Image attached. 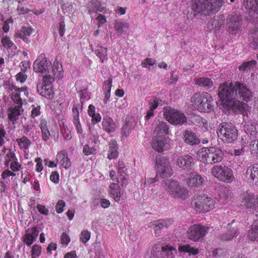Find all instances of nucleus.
<instances>
[{
  "instance_id": "nucleus-1",
  "label": "nucleus",
  "mask_w": 258,
  "mask_h": 258,
  "mask_svg": "<svg viewBox=\"0 0 258 258\" xmlns=\"http://www.w3.org/2000/svg\"><path fill=\"white\" fill-rule=\"evenodd\" d=\"M235 88L236 82L231 83L229 85L221 84L218 89V95L225 109L248 116L249 106L237 99Z\"/></svg>"
},
{
  "instance_id": "nucleus-2",
  "label": "nucleus",
  "mask_w": 258,
  "mask_h": 258,
  "mask_svg": "<svg viewBox=\"0 0 258 258\" xmlns=\"http://www.w3.org/2000/svg\"><path fill=\"white\" fill-rule=\"evenodd\" d=\"M218 137L224 142L232 143L237 139L238 131L235 125L231 122H223L218 127Z\"/></svg>"
},
{
  "instance_id": "nucleus-3",
  "label": "nucleus",
  "mask_w": 258,
  "mask_h": 258,
  "mask_svg": "<svg viewBox=\"0 0 258 258\" xmlns=\"http://www.w3.org/2000/svg\"><path fill=\"white\" fill-rule=\"evenodd\" d=\"M162 186L167 194L185 199L188 195V190L174 180L166 179Z\"/></svg>"
},
{
  "instance_id": "nucleus-4",
  "label": "nucleus",
  "mask_w": 258,
  "mask_h": 258,
  "mask_svg": "<svg viewBox=\"0 0 258 258\" xmlns=\"http://www.w3.org/2000/svg\"><path fill=\"white\" fill-rule=\"evenodd\" d=\"M192 208L199 212H206L214 208L213 200L205 195H197L194 196L191 202Z\"/></svg>"
},
{
  "instance_id": "nucleus-5",
  "label": "nucleus",
  "mask_w": 258,
  "mask_h": 258,
  "mask_svg": "<svg viewBox=\"0 0 258 258\" xmlns=\"http://www.w3.org/2000/svg\"><path fill=\"white\" fill-rule=\"evenodd\" d=\"M163 116L172 124L181 125L187 120L186 116L183 113L168 106L164 108Z\"/></svg>"
},
{
  "instance_id": "nucleus-6",
  "label": "nucleus",
  "mask_w": 258,
  "mask_h": 258,
  "mask_svg": "<svg viewBox=\"0 0 258 258\" xmlns=\"http://www.w3.org/2000/svg\"><path fill=\"white\" fill-rule=\"evenodd\" d=\"M211 173L220 181L226 183H231L234 180L232 169L225 166H214L211 170Z\"/></svg>"
},
{
  "instance_id": "nucleus-7",
  "label": "nucleus",
  "mask_w": 258,
  "mask_h": 258,
  "mask_svg": "<svg viewBox=\"0 0 258 258\" xmlns=\"http://www.w3.org/2000/svg\"><path fill=\"white\" fill-rule=\"evenodd\" d=\"M54 78L51 74L45 75L43 77V85H37V91L42 96L47 99H52L54 97V92L52 90L51 83Z\"/></svg>"
},
{
  "instance_id": "nucleus-8",
  "label": "nucleus",
  "mask_w": 258,
  "mask_h": 258,
  "mask_svg": "<svg viewBox=\"0 0 258 258\" xmlns=\"http://www.w3.org/2000/svg\"><path fill=\"white\" fill-rule=\"evenodd\" d=\"M209 227L199 224L190 226L188 230V236L193 241H200L203 239L207 233Z\"/></svg>"
},
{
  "instance_id": "nucleus-9",
  "label": "nucleus",
  "mask_w": 258,
  "mask_h": 258,
  "mask_svg": "<svg viewBox=\"0 0 258 258\" xmlns=\"http://www.w3.org/2000/svg\"><path fill=\"white\" fill-rule=\"evenodd\" d=\"M157 173L161 177L165 178L170 177L172 174V169L167 159L158 156L156 158Z\"/></svg>"
},
{
  "instance_id": "nucleus-10",
  "label": "nucleus",
  "mask_w": 258,
  "mask_h": 258,
  "mask_svg": "<svg viewBox=\"0 0 258 258\" xmlns=\"http://www.w3.org/2000/svg\"><path fill=\"white\" fill-rule=\"evenodd\" d=\"M235 88L237 92V99H239L246 102H249L252 100L253 92L246 84L236 82Z\"/></svg>"
},
{
  "instance_id": "nucleus-11",
  "label": "nucleus",
  "mask_w": 258,
  "mask_h": 258,
  "mask_svg": "<svg viewBox=\"0 0 258 258\" xmlns=\"http://www.w3.org/2000/svg\"><path fill=\"white\" fill-rule=\"evenodd\" d=\"M242 24V17L239 14H233L227 19V27L229 33L235 34L241 30Z\"/></svg>"
},
{
  "instance_id": "nucleus-12",
  "label": "nucleus",
  "mask_w": 258,
  "mask_h": 258,
  "mask_svg": "<svg viewBox=\"0 0 258 258\" xmlns=\"http://www.w3.org/2000/svg\"><path fill=\"white\" fill-rule=\"evenodd\" d=\"M209 0H192L191 2V9L194 15H207L209 14Z\"/></svg>"
},
{
  "instance_id": "nucleus-13",
  "label": "nucleus",
  "mask_w": 258,
  "mask_h": 258,
  "mask_svg": "<svg viewBox=\"0 0 258 258\" xmlns=\"http://www.w3.org/2000/svg\"><path fill=\"white\" fill-rule=\"evenodd\" d=\"M175 164L181 170L188 171L191 169L195 164L194 159L189 155H181L176 159Z\"/></svg>"
},
{
  "instance_id": "nucleus-14",
  "label": "nucleus",
  "mask_w": 258,
  "mask_h": 258,
  "mask_svg": "<svg viewBox=\"0 0 258 258\" xmlns=\"http://www.w3.org/2000/svg\"><path fill=\"white\" fill-rule=\"evenodd\" d=\"M50 67H51V62L46 59L43 54L40 55L33 63V69L36 73L49 74Z\"/></svg>"
},
{
  "instance_id": "nucleus-15",
  "label": "nucleus",
  "mask_w": 258,
  "mask_h": 258,
  "mask_svg": "<svg viewBox=\"0 0 258 258\" xmlns=\"http://www.w3.org/2000/svg\"><path fill=\"white\" fill-rule=\"evenodd\" d=\"M241 223L235 221V220L228 225V230L226 232L221 235L220 238L223 240H230L234 237H236L239 234L238 231Z\"/></svg>"
},
{
  "instance_id": "nucleus-16",
  "label": "nucleus",
  "mask_w": 258,
  "mask_h": 258,
  "mask_svg": "<svg viewBox=\"0 0 258 258\" xmlns=\"http://www.w3.org/2000/svg\"><path fill=\"white\" fill-rule=\"evenodd\" d=\"M186 184L192 188H198L206 183L205 179L200 174L191 172L185 179Z\"/></svg>"
},
{
  "instance_id": "nucleus-17",
  "label": "nucleus",
  "mask_w": 258,
  "mask_h": 258,
  "mask_svg": "<svg viewBox=\"0 0 258 258\" xmlns=\"http://www.w3.org/2000/svg\"><path fill=\"white\" fill-rule=\"evenodd\" d=\"M173 222V220L171 218L167 219H160L159 220L154 221L149 224V227L153 228L155 234H158L161 230L163 228H167L171 225Z\"/></svg>"
},
{
  "instance_id": "nucleus-18",
  "label": "nucleus",
  "mask_w": 258,
  "mask_h": 258,
  "mask_svg": "<svg viewBox=\"0 0 258 258\" xmlns=\"http://www.w3.org/2000/svg\"><path fill=\"white\" fill-rule=\"evenodd\" d=\"M241 205L247 209L256 207V199L253 195L248 191L243 192L241 196Z\"/></svg>"
},
{
  "instance_id": "nucleus-19",
  "label": "nucleus",
  "mask_w": 258,
  "mask_h": 258,
  "mask_svg": "<svg viewBox=\"0 0 258 258\" xmlns=\"http://www.w3.org/2000/svg\"><path fill=\"white\" fill-rule=\"evenodd\" d=\"M154 127V133L157 137H165L168 133L169 125L167 122L156 119L153 123Z\"/></svg>"
},
{
  "instance_id": "nucleus-20",
  "label": "nucleus",
  "mask_w": 258,
  "mask_h": 258,
  "mask_svg": "<svg viewBox=\"0 0 258 258\" xmlns=\"http://www.w3.org/2000/svg\"><path fill=\"white\" fill-rule=\"evenodd\" d=\"M213 147H203L199 151V155L200 161L207 164H212Z\"/></svg>"
},
{
  "instance_id": "nucleus-21",
  "label": "nucleus",
  "mask_w": 258,
  "mask_h": 258,
  "mask_svg": "<svg viewBox=\"0 0 258 258\" xmlns=\"http://www.w3.org/2000/svg\"><path fill=\"white\" fill-rule=\"evenodd\" d=\"M183 139L184 142L191 146L198 145L200 143V139L197 135L190 130H186L183 132Z\"/></svg>"
},
{
  "instance_id": "nucleus-22",
  "label": "nucleus",
  "mask_w": 258,
  "mask_h": 258,
  "mask_svg": "<svg viewBox=\"0 0 258 258\" xmlns=\"http://www.w3.org/2000/svg\"><path fill=\"white\" fill-rule=\"evenodd\" d=\"M23 111L22 107L16 106V104L12 105L7 111L8 119L13 124L15 123Z\"/></svg>"
},
{
  "instance_id": "nucleus-23",
  "label": "nucleus",
  "mask_w": 258,
  "mask_h": 258,
  "mask_svg": "<svg viewBox=\"0 0 258 258\" xmlns=\"http://www.w3.org/2000/svg\"><path fill=\"white\" fill-rule=\"evenodd\" d=\"M202 104L201 105L205 107L204 110H200V111L204 112H210L214 110L215 102L208 93L204 92L203 99H202Z\"/></svg>"
},
{
  "instance_id": "nucleus-24",
  "label": "nucleus",
  "mask_w": 258,
  "mask_h": 258,
  "mask_svg": "<svg viewBox=\"0 0 258 258\" xmlns=\"http://www.w3.org/2000/svg\"><path fill=\"white\" fill-rule=\"evenodd\" d=\"M167 140L165 137H157L155 138L152 142L153 149L159 153L164 151V149L167 144Z\"/></svg>"
},
{
  "instance_id": "nucleus-25",
  "label": "nucleus",
  "mask_w": 258,
  "mask_h": 258,
  "mask_svg": "<svg viewBox=\"0 0 258 258\" xmlns=\"http://www.w3.org/2000/svg\"><path fill=\"white\" fill-rule=\"evenodd\" d=\"M245 174L249 179L256 185H258V164L251 165L246 170Z\"/></svg>"
},
{
  "instance_id": "nucleus-26",
  "label": "nucleus",
  "mask_w": 258,
  "mask_h": 258,
  "mask_svg": "<svg viewBox=\"0 0 258 258\" xmlns=\"http://www.w3.org/2000/svg\"><path fill=\"white\" fill-rule=\"evenodd\" d=\"M57 160L65 169L69 168L71 162L68 157V153L65 150L59 152L57 155Z\"/></svg>"
},
{
  "instance_id": "nucleus-27",
  "label": "nucleus",
  "mask_w": 258,
  "mask_h": 258,
  "mask_svg": "<svg viewBox=\"0 0 258 258\" xmlns=\"http://www.w3.org/2000/svg\"><path fill=\"white\" fill-rule=\"evenodd\" d=\"M88 9L91 15L97 12L103 13L105 10L104 7H101L100 2L97 0L91 1L88 4ZM91 17H93V16L91 15Z\"/></svg>"
},
{
  "instance_id": "nucleus-28",
  "label": "nucleus",
  "mask_w": 258,
  "mask_h": 258,
  "mask_svg": "<svg viewBox=\"0 0 258 258\" xmlns=\"http://www.w3.org/2000/svg\"><path fill=\"white\" fill-rule=\"evenodd\" d=\"M118 183L113 182L110 185L109 187L111 197L116 202L119 201L121 196L120 186L118 185Z\"/></svg>"
},
{
  "instance_id": "nucleus-29",
  "label": "nucleus",
  "mask_w": 258,
  "mask_h": 258,
  "mask_svg": "<svg viewBox=\"0 0 258 258\" xmlns=\"http://www.w3.org/2000/svg\"><path fill=\"white\" fill-rule=\"evenodd\" d=\"M203 93L202 94L196 93H195L193 96L191 97L190 101L192 103V105L194 106V107L197 109V110H204V108L205 109V107L202 105L201 104L202 103V99H203Z\"/></svg>"
},
{
  "instance_id": "nucleus-30",
  "label": "nucleus",
  "mask_w": 258,
  "mask_h": 258,
  "mask_svg": "<svg viewBox=\"0 0 258 258\" xmlns=\"http://www.w3.org/2000/svg\"><path fill=\"white\" fill-rule=\"evenodd\" d=\"M102 124L103 129L108 133L114 132L116 130V125L110 117L103 118Z\"/></svg>"
},
{
  "instance_id": "nucleus-31",
  "label": "nucleus",
  "mask_w": 258,
  "mask_h": 258,
  "mask_svg": "<svg viewBox=\"0 0 258 258\" xmlns=\"http://www.w3.org/2000/svg\"><path fill=\"white\" fill-rule=\"evenodd\" d=\"M27 97H25L23 94L20 93L18 91L14 90L11 94V99L16 106L22 107L23 102L26 100Z\"/></svg>"
},
{
  "instance_id": "nucleus-32",
  "label": "nucleus",
  "mask_w": 258,
  "mask_h": 258,
  "mask_svg": "<svg viewBox=\"0 0 258 258\" xmlns=\"http://www.w3.org/2000/svg\"><path fill=\"white\" fill-rule=\"evenodd\" d=\"M33 29L30 27H22L17 33V37L22 39L26 43L30 42L28 37L30 36L32 32Z\"/></svg>"
},
{
  "instance_id": "nucleus-33",
  "label": "nucleus",
  "mask_w": 258,
  "mask_h": 258,
  "mask_svg": "<svg viewBox=\"0 0 258 258\" xmlns=\"http://www.w3.org/2000/svg\"><path fill=\"white\" fill-rule=\"evenodd\" d=\"M194 81L195 84L200 87L210 88L213 86V82L212 80L207 77L196 78Z\"/></svg>"
},
{
  "instance_id": "nucleus-34",
  "label": "nucleus",
  "mask_w": 258,
  "mask_h": 258,
  "mask_svg": "<svg viewBox=\"0 0 258 258\" xmlns=\"http://www.w3.org/2000/svg\"><path fill=\"white\" fill-rule=\"evenodd\" d=\"M243 3L247 10L258 14V0H243Z\"/></svg>"
},
{
  "instance_id": "nucleus-35",
  "label": "nucleus",
  "mask_w": 258,
  "mask_h": 258,
  "mask_svg": "<svg viewBox=\"0 0 258 258\" xmlns=\"http://www.w3.org/2000/svg\"><path fill=\"white\" fill-rule=\"evenodd\" d=\"M212 164L220 162L224 157L222 150L219 148L213 147Z\"/></svg>"
},
{
  "instance_id": "nucleus-36",
  "label": "nucleus",
  "mask_w": 258,
  "mask_h": 258,
  "mask_svg": "<svg viewBox=\"0 0 258 258\" xmlns=\"http://www.w3.org/2000/svg\"><path fill=\"white\" fill-rule=\"evenodd\" d=\"M224 4V0H212L209 1V14L212 12L216 13L219 11Z\"/></svg>"
},
{
  "instance_id": "nucleus-37",
  "label": "nucleus",
  "mask_w": 258,
  "mask_h": 258,
  "mask_svg": "<svg viewBox=\"0 0 258 258\" xmlns=\"http://www.w3.org/2000/svg\"><path fill=\"white\" fill-rule=\"evenodd\" d=\"M40 127L42 132V139L44 141H47L49 140L50 136V132L47 126V121L44 119H42L40 120Z\"/></svg>"
},
{
  "instance_id": "nucleus-38",
  "label": "nucleus",
  "mask_w": 258,
  "mask_h": 258,
  "mask_svg": "<svg viewBox=\"0 0 258 258\" xmlns=\"http://www.w3.org/2000/svg\"><path fill=\"white\" fill-rule=\"evenodd\" d=\"M256 64V61L254 60L243 62L239 66L238 69L241 72H247L253 69Z\"/></svg>"
},
{
  "instance_id": "nucleus-39",
  "label": "nucleus",
  "mask_w": 258,
  "mask_h": 258,
  "mask_svg": "<svg viewBox=\"0 0 258 258\" xmlns=\"http://www.w3.org/2000/svg\"><path fill=\"white\" fill-rule=\"evenodd\" d=\"M248 237L251 240L254 241L258 238V220L254 222L249 231Z\"/></svg>"
},
{
  "instance_id": "nucleus-40",
  "label": "nucleus",
  "mask_w": 258,
  "mask_h": 258,
  "mask_svg": "<svg viewBox=\"0 0 258 258\" xmlns=\"http://www.w3.org/2000/svg\"><path fill=\"white\" fill-rule=\"evenodd\" d=\"M248 147L252 156H258V140H251L248 142Z\"/></svg>"
},
{
  "instance_id": "nucleus-41",
  "label": "nucleus",
  "mask_w": 258,
  "mask_h": 258,
  "mask_svg": "<svg viewBox=\"0 0 258 258\" xmlns=\"http://www.w3.org/2000/svg\"><path fill=\"white\" fill-rule=\"evenodd\" d=\"M179 250L180 252H187L190 254L194 255L199 253L198 249L195 248L187 244L180 246L179 247Z\"/></svg>"
},
{
  "instance_id": "nucleus-42",
  "label": "nucleus",
  "mask_w": 258,
  "mask_h": 258,
  "mask_svg": "<svg viewBox=\"0 0 258 258\" xmlns=\"http://www.w3.org/2000/svg\"><path fill=\"white\" fill-rule=\"evenodd\" d=\"M107 49L103 46H99L96 50V54L98 56L102 63H103L105 60H107Z\"/></svg>"
},
{
  "instance_id": "nucleus-43",
  "label": "nucleus",
  "mask_w": 258,
  "mask_h": 258,
  "mask_svg": "<svg viewBox=\"0 0 258 258\" xmlns=\"http://www.w3.org/2000/svg\"><path fill=\"white\" fill-rule=\"evenodd\" d=\"M132 123L129 122H126L121 128V134L122 137H127L132 131Z\"/></svg>"
},
{
  "instance_id": "nucleus-44",
  "label": "nucleus",
  "mask_w": 258,
  "mask_h": 258,
  "mask_svg": "<svg viewBox=\"0 0 258 258\" xmlns=\"http://www.w3.org/2000/svg\"><path fill=\"white\" fill-rule=\"evenodd\" d=\"M225 22V17L223 15H220L217 19H214L212 22V26H214L215 29L219 30L220 29Z\"/></svg>"
},
{
  "instance_id": "nucleus-45",
  "label": "nucleus",
  "mask_w": 258,
  "mask_h": 258,
  "mask_svg": "<svg viewBox=\"0 0 258 258\" xmlns=\"http://www.w3.org/2000/svg\"><path fill=\"white\" fill-rule=\"evenodd\" d=\"M16 142L21 148L26 149L31 144V141L26 137L23 136L22 138L17 139Z\"/></svg>"
},
{
  "instance_id": "nucleus-46",
  "label": "nucleus",
  "mask_w": 258,
  "mask_h": 258,
  "mask_svg": "<svg viewBox=\"0 0 258 258\" xmlns=\"http://www.w3.org/2000/svg\"><path fill=\"white\" fill-rule=\"evenodd\" d=\"M114 28L116 31L121 32L125 31L128 28V24L121 21H116Z\"/></svg>"
},
{
  "instance_id": "nucleus-47",
  "label": "nucleus",
  "mask_w": 258,
  "mask_h": 258,
  "mask_svg": "<svg viewBox=\"0 0 258 258\" xmlns=\"http://www.w3.org/2000/svg\"><path fill=\"white\" fill-rule=\"evenodd\" d=\"M245 127L251 136H253L255 138L256 137L257 132L256 131V124L254 122L247 124Z\"/></svg>"
},
{
  "instance_id": "nucleus-48",
  "label": "nucleus",
  "mask_w": 258,
  "mask_h": 258,
  "mask_svg": "<svg viewBox=\"0 0 258 258\" xmlns=\"http://www.w3.org/2000/svg\"><path fill=\"white\" fill-rule=\"evenodd\" d=\"M62 70L61 64H60L58 61L55 60L53 63V69L51 70V73L50 74H51L53 78L54 76L56 75L57 72H58L59 73L58 75H60Z\"/></svg>"
},
{
  "instance_id": "nucleus-49",
  "label": "nucleus",
  "mask_w": 258,
  "mask_h": 258,
  "mask_svg": "<svg viewBox=\"0 0 258 258\" xmlns=\"http://www.w3.org/2000/svg\"><path fill=\"white\" fill-rule=\"evenodd\" d=\"M252 41L250 43V47L254 49H258V31L252 33Z\"/></svg>"
},
{
  "instance_id": "nucleus-50",
  "label": "nucleus",
  "mask_w": 258,
  "mask_h": 258,
  "mask_svg": "<svg viewBox=\"0 0 258 258\" xmlns=\"http://www.w3.org/2000/svg\"><path fill=\"white\" fill-rule=\"evenodd\" d=\"M41 252V247L37 244H35L32 246L31 250L32 258H37Z\"/></svg>"
},
{
  "instance_id": "nucleus-51",
  "label": "nucleus",
  "mask_w": 258,
  "mask_h": 258,
  "mask_svg": "<svg viewBox=\"0 0 258 258\" xmlns=\"http://www.w3.org/2000/svg\"><path fill=\"white\" fill-rule=\"evenodd\" d=\"M227 255V251L224 249H216L213 252L215 258H221Z\"/></svg>"
},
{
  "instance_id": "nucleus-52",
  "label": "nucleus",
  "mask_w": 258,
  "mask_h": 258,
  "mask_svg": "<svg viewBox=\"0 0 258 258\" xmlns=\"http://www.w3.org/2000/svg\"><path fill=\"white\" fill-rule=\"evenodd\" d=\"M91 233L88 230H83L81 232L80 240L83 243H86L90 238Z\"/></svg>"
},
{
  "instance_id": "nucleus-53",
  "label": "nucleus",
  "mask_w": 258,
  "mask_h": 258,
  "mask_svg": "<svg viewBox=\"0 0 258 258\" xmlns=\"http://www.w3.org/2000/svg\"><path fill=\"white\" fill-rule=\"evenodd\" d=\"M1 42L3 46L7 49H10L14 44L13 42L8 36L4 37L2 39Z\"/></svg>"
},
{
  "instance_id": "nucleus-54",
  "label": "nucleus",
  "mask_w": 258,
  "mask_h": 258,
  "mask_svg": "<svg viewBox=\"0 0 258 258\" xmlns=\"http://www.w3.org/2000/svg\"><path fill=\"white\" fill-rule=\"evenodd\" d=\"M23 241L25 243L27 244V246H30L33 242L35 240L33 239V237L31 235H30V233H27L25 234L23 236Z\"/></svg>"
},
{
  "instance_id": "nucleus-55",
  "label": "nucleus",
  "mask_w": 258,
  "mask_h": 258,
  "mask_svg": "<svg viewBox=\"0 0 258 258\" xmlns=\"http://www.w3.org/2000/svg\"><path fill=\"white\" fill-rule=\"evenodd\" d=\"M160 101L161 100L157 97H153L149 103L150 109L154 110L156 109L158 107L159 104V101Z\"/></svg>"
},
{
  "instance_id": "nucleus-56",
  "label": "nucleus",
  "mask_w": 258,
  "mask_h": 258,
  "mask_svg": "<svg viewBox=\"0 0 258 258\" xmlns=\"http://www.w3.org/2000/svg\"><path fill=\"white\" fill-rule=\"evenodd\" d=\"M18 4L19 5L17 10L19 14H25L29 12V10L26 7V5L21 3V1H19Z\"/></svg>"
},
{
  "instance_id": "nucleus-57",
  "label": "nucleus",
  "mask_w": 258,
  "mask_h": 258,
  "mask_svg": "<svg viewBox=\"0 0 258 258\" xmlns=\"http://www.w3.org/2000/svg\"><path fill=\"white\" fill-rule=\"evenodd\" d=\"M11 90H13L14 89L16 91H18L20 94H23L25 97H28V91L27 90V87H22V88H17L14 86H12L11 88L10 89Z\"/></svg>"
},
{
  "instance_id": "nucleus-58",
  "label": "nucleus",
  "mask_w": 258,
  "mask_h": 258,
  "mask_svg": "<svg viewBox=\"0 0 258 258\" xmlns=\"http://www.w3.org/2000/svg\"><path fill=\"white\" fill-rule=\"evenodd\" d=\"M159 249H159L158 251H155V256L158 258H166L165 252V250H166V245L162 246Z\"/></svg>"
},
{
  "instance_id": "nucleus-59",
  "label": "nucleus",
  "mask_w": 258,
  "mask_h": 258,
  "mask_svg": "<svg viewBox=\"0 0 258 258\" xmlns=\"http://www.w3.org/2000/svg\"><path fill=\"white\" fill-rule=\"evenodd\" d=\"M83 152L86 155L88 156L95 154L96 150L93 147H90L88 145H85L83 147Z\"/></svg>"
},
{
  "instance_id": "nucleus-60",
  "label": "nucleus",
  "mask_w": 258,
  "mask_h": 258,
  "mask_svg": "<svg viewBox=\"0 0 258 258\" xmlns=\"http://www.w3.org/2000/svg\"><path fill=\"white\" fill-rule=\"evenodd\" d=\"M65 202L63 200H59L55 206V210L57 213H61L63 211V207L65 206Z\"/></svg>"
},
{
  "instance_id": "nucleus-61",
  "label": "nucleus",
  "mask_w": 258,
  "mask_h": 258,
  "mask_svg": "<svg viewBox=\"0 0 258 258\" xmlns=\"http://www.w3.org/2000/svg\"><path fill=\"white\" fill-rule=\"evenodd\" d=\"M175 250L176 249L174 247L166 245V250H165L166 258H172Z\"/></svg>"
},
{
  "instance_id": "nucleus-62",
  "label": "nucleus",
  "mask_w": 258,
  "mask_h": 258,
  "mask_svg": "<svg viewBox=\"0 0 258 258\" xmlns=\"http://www.w3.org/2000/svg\"><path fill=\"white\" fill-rule=\"evenodd\" d=\"M26 232L30 233V235H32L33 239L34 240H36L37 237H38V234H39V230L37 229V228L35 227H33L32 228H29L26 230Z\"/></svg>"
},
{
  "instance_id": "nucleus-63",
  "label": "nucleus",
  "mask_w": 258,
  "mask_h": 258,
  "mask_svg": "<svg viewBox=\"0 0 258 258\" xmlns=\"http://www.w3.org/2000/svg\"><path fill=\"white\" fill-rule=\"evenodd\" d=\"M156 62V60L151 58H147L144 60V61L142 62V66L143 67L147 68V66H153Z\"/></svg>"
},
{
  "instance_id": "nucleus-64",
  "label": "nucleus",
  "mask_w": 258,
  "mask_h": 258,
  "mask_svg": "<svg viewBox=\"0 0 258 258\" xmlns=\"http://www.w3.org/2000/svg\"><path fill=\"white\" fill-rule=\"evenodd\" d=\"M61 243L62 244H64L67 245L70 242V238L69 236L66 233H62L61 236Z\"/></svg>"
}]
</instances>
